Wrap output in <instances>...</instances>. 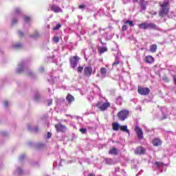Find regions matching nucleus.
Returning <instances> with one entry per match:
<instances>
[{"label":"nucleus","mask_w":176,"mask_h":176,"mask_svg":"<svg viewBox=\"0 0 176 176\" xmlns=\"http://www.w3.org/2000/svg\"><path fill=\"white\" fill-rule=\"evenodd\" d=\"M160 6V9L158 13V16L160 17H164V16H167L168 14V12H170V1L169 0H164L163 1H160L159 3Z\"/></svg>","instance_id":"nucleus-1"},{"label":"nucleus","mask_w":176,"mask_h":176,"mask_svg":"<svg viewBox=\"0 0 176 176\" xmlns=\"http://www.w3.org/2000/svg\"><path fill=\"white\" fill-rule=\"evenodd\" d=\"M21 16V9L16 8L12 14V19L11 21L12 25H14L19 23V19Z\"/></svg>","instance_id":"nucleus-2"},{"label":"nucleus","mask_w":176,"mask_h":176,"mask_svg":"<svg viewBox=\"0 0 176 176\" xmlns=\"http://www.w3.org/2000/svg\"><path fill=\"white\" fill-rule=\"evenodd\" d=\"M96 107L100 109L102 112L104 111H107L108 108L111 107V103L109 102H102V101H99L96 103Z\"/></svg>","instance_id":"nucleus-3"},{"label":"nucleus","mask_w":176,"mask_h":176,"mask_svg":"<svg viewBox=\"0 0 176 176\" xmlns=\"http://www.w3.org/2000/svg\"><path fill=\"white\" fill-rule=\"evenodd\" d=\"M130 112L129 110L126 109H123L121 110L120 112L118 113L117 116L119 119V120H121L122 122L126 120L127 118H129Z\"/></svg>","instance_id":"nucleus-4"},{"label":"nucleus","mask_w":176,"mask_h":176,"mask_svg":"<svg viewBox=\"0 0 176 176\" xmlns=\"http://www.w3.org/2000/svg\"><path fill=\"white\" fill-rule=\"evenodd\" d=\"M79 60H80V58L78 56H71L69 58L70 67L72 68H76V67H78Z\"/></svg>","instance_id":"nucleus-5"},{"label":"nucleus","mask_w":176,"mask_h":176,"mask_svg":"<svg viewBox=\"0 0 176 176\" xmlns=\"http://www.w3.org/2000/svg\"><path fill=\"white\" fill-rule=\"evenodd\" d=\"M138 93H139L140 96H148V94L151 93V89L148 87H138Z\"/></svg>","instance_id":"nucleus-6"},{"label":"nucleus","mask_w":176,"mask_h":176,"mask_svg":"<svg viewBox=\"0 0 176 176\" xmlns=\"http://www.w3.org/2000/svg\"><path fill=\"white\" fill-rule=\"evenodd\" d=\"M54 127L57 133H65V131H67V126L65 125H63L61 122L55 124Z\"/></svg>","instance_id":"nucleus-7"},{"label":"nucleus","mask_w":176,"mask_h":176,"mask_svg":"<svg viewBox=\"0 0 176 176\" xmlns=\"http://www.w3.org/2000/svg\"><path fill=\"white\" fill-rule=\"evenodd\" d=\"M138 140L144 139V131H142V129H141L139 126H136L134 129Z\"/></svg>","instance_id":"nucleus-8"},{"label":"nucleus","mask_w":176,"mask_h":176,"mask_svg":"<svg viewBox=\"0 0 176 176\" xmlns=\"http://www.w3.org/2000/svg\"><path fill=\"white\" fill-rule=\"evenodd\" d=\"M50 10H52V12H54V13H63V9H61L60 6L56 4L50 5Z\"/></svg>","instance_id":"nucleus-9"},{"label":"nucleus","mask_w":176,"mask_h":176,"mask_svg":"<svg viewBox=\"0 0 176 176\" xmlns=\"http://www.w3.org/2000/svg\"><path fill=\"white\" fill-rule=\"evenodd\" d=\"M84 74L85 76H91V75H93V67L90 66L85 67Z\"/></svg>","instance_id":"nucleus-10"},{"label":"nucleus","mask_w":176,"mask_h":176,"mask_svg":"<svg viewBox=\"0 0 176 176\" xmlns=\"http://www.w3.org/2000/svg\"><path fill=\"white\" fill-rule=\"evenodd\" d=\"M15 73L18 75L23 73V61L18 63L16 68L15 69Z\"/></svg>","instance_id":"nucleus-11"},{"label":"nucleus","mask_w":176,"mask_h":176,"mask_svg":"<svg viewBox=\"0 0 176 176\" xmlns=\"http://www.w3.org/2000/svg\"><path fill=\"white\" fill-rule=\"evenodd\" d=\"M144 62L146 63V64H153V63H155V58L151 55H148L145 56Z\"/></svg>","instance_id":"nucleus-12"},{"label":"nucleus","mask_w":176,"mask_h":176,"mask_svg":"<svg viewBox=\"0 0 176 176\" xmlns=\"http://www.w3.org/2000/svg\"><path fill=\"white\" fill-rule=\"evenodd\" d=\"M146 152V150L145 148L142 146H139L138 147L135 151V155H144Z\"/></svg>","instance_id":"nucleus-13"},{"label":"nucleus","mask_w":176,"mask_h":176,"mask_svg":"<svg viewBox=\"0 0 176 176\" xmlns=\"http://www.w3.org/2000/svg\"><path fill=\"white\" fill-rule=\"evenodd\" d=\"M152 143L154 146H160L162 145V140L159 138H155L153 140Z\"/></svg>","instance_id":"nucleus-14"},{"label":"nucleus","mask_w":176,"mask_h":176,"mask_svg":"<svg viewBox=\"0 0 176 176\" xmlns=\"http://www.w3.org/2000/svg\"><path fill=\"white\" fill-rule=\"evenodd\" d=\"M139 5L141 6V8L142 10H146V6L148 5V1L145 0H141L139 3Z\"/></svg>","instance_id":"nucleus-15"},{"label":"nucleus","mask_w":176,"mask_h":176,"mask_svg":"<svg viewBox=\"0 0 176 176\" xmlns=\"http://www.w3.org/2000/svg\"><path fill=\"white\" fill-rule=\"evenodd\" d=\"M14 174L16 176H20L23 174V168L21 167H17L16 170L14 171Z\"/></svg>","instance_id":"nucleus-16"},{"label":"nucleus","mask_w":176,"mask_h":176,"mask_svg":"<svg viewBox=\"0 0 176 176\" xmlns=\"http://www.w3.org/2000/svg\"><path fill=\"white\" fill-rule=\"evenodd\" d=\"M66 100H67V101H68L69 104H71V102H74V101H75V97H74V96L68 94L66 97Z\"/></svg>","instance_id":"nucleus-17"},{"label":"nucleus","mask_w":176,"mask_h":176,"mask_svg":"<svg viewBox=\"0 0 176 176\" xmlns=\"http://www.w3.org/2000/svg\"><path fill=\"white\" fill-rule=\"evenodd\" d=\"M147 30H157V26L155 23H147Z\"/></svg>","instance_id":"nucleus-18"},{"label":"nucleus","mask_w":176,"mask_h":176,"mask_svg":"<svg viewBox=\"0 0 176 176\" xmlns=\"http://www.w3.org/2000/svg\"><path fill=\"white\" fill-rule=\"evenodd\" d=\"M120 130L124 133H127V134H130V131L127 129V125H120Z\"/></svg>","instance_id":"nucleus-19"},{"label":"nucleus","mask_w":176,"mask_h":176,"mask_svg":"<svg viewBox=\"0 0 176 176\" xmlns=\"http://www.w3.org/2000/svg\"><path fill=\"white\" fill-rule=\"evenodd\" d=\"M112 129L114 131H119V129H120V125L118 122L112 123Z\"/></svg>","instance_id":"nucleus-20"},{"label":"nucleus","mask_w":176,"mask_h":176,"mask_svg":"<svg viewBox=\"0 0 176 176\" xmlns=\"http://www.w3.org/2000/svg\"><path fill=\"white\" fill-rule=\"evenodd\" d=\"M156 50H157V45L156 44H153L150 46L149 52L155 53Z\"/></svg>","instance_id":"nucleus-21"},{"label":"nucleus","mask_w":176,"mask_h":176,"mask_svg":"<svg viewBox=\"0 0 176 176\" xmlns=\"http://www.w3.org/2000/svg\"><path fill=\"white\" fill-rule=\"evenodd\" d=\"M140 30H147V23H142L138 25Z\"/></svg>","instance_id":"nucleus-22"},{"label":"nucleus","mask_w":176,"mask_h":176,"mask_svg":"<svg viewBox=\"0 0 176 176\" xmlns=\"http://www.w3.org/2000/svg\"><path fill=\"white\" fill-rule=\"evenodd\" d=\"M109 155H118V149L115 147L112 148L109 151Z\"/></svg>","instance_id":"nucleus-23"},{"label":"nucleus","mask_w":176,"mask_h":176,"mask_svg":"<svg viewBox=\"0 0 176 176\" xmlns=\"http://www.w3.org/2000/svg\"><path fill=\"white\" fill-rule=\"evenodd\" d=\"M98 50L100 54H102L103 53H105V52H108V48H107L106 47H102L98 48Z\"/></svg>","instance_id":"nucleus-24"},{"label":"nucleus","mask_w":176,"mask_h":176,"mask_svg":"<svg viewBox=\"0 0 176 176\" xmlns=\"http://www.w3.org/2000/svg\"><path fill=\"white\" fill-rule=\"evenodd\" d=\"M100 72L101 75H102L103 78H105V76H107V68L101 67Z\"/></svg>","instance_id":"nucleus-25"},{"label":"nucleus","mask_w":176,"mask_h":176,"mask_svg":"<svg viewBox=\"0 0 176 176\" xmlns=\"http://www.w3.org/2000/svg\"><path fill=\"white\" fill-rule=\"evenodd\" d=\"M21 43H16L12 45V49H20L21 47Z\"/></svg>","instance_id":"nucleus-26"},{"label":"nucleus","mask_w":176,"mask_h":176,"mask_svg":"<svg viewBox=\"0 0 176 176\" xmlns=\"http://www.w3.org/2000/svg\"><path fill=\"white\" fill-rule=\"evenodd\" d=\"M31 38H39V36H41V35L39 34V32H38V30L34 31V33L33 34L30 35Z\"/></svg>","instance_id":"nucleus-27"},{"label":"nucleus","mask_w":176,"mask_h":176,"mask_svg":"<svg viewBox=\"0 0 176 176\" xmlns=\"http://www.w3.org/2000/svg\"><path fill=\"white\" fill-rule=\"evenodd\" d=\"M124 24H129V27H134V21L127 20L124 22Z\"/></svg>","instance_id":"nucleus-28"},{"label":"nucleus","mask_w":176,"mask_h":176,"mask_svg":"<svg viewBox=\"0 0 176 176\" xmlns=\"http://www.w3.org/2000/svg\"><path fill=\"white\" fill-rule=\"evenodd\" d=\"M119 64H120V60H119V59H118V58H116L114 63L112 64V66L116 67V66L119 65Z\"/></svg>","instance_id":"nucleus-29"},{"label":"nucleus","mask_w":176,"mask_h":176,"mask_svg":"<svg viewBox=\"0 0 176 176\" xmlns=\"http://www.w3.org/2000/svg\"><path fill=\"white\" fill-rule=\"evenodd\" d=\"M61 28V24L58 23L55 27L53 28L54 31H57Z\"/></svg>","instance_id":"nucleus-30"},{"label":"nucleus","mask_w":176,"mask_h":176,"mask_svg":"<svg viewBox=\"0 0 176 176\" xmlns=\"http://www.w3.org/2000/svg\"><path fill=\"white\" fill-rule=\"evenodd\" d=\"M24 21H25V23H30V21H31V17L28 16H25Z\"/></svg>","instance_id":"nucleus-31"},{"label":"nucleus","mask_w":176,"mask_h":176,"mask_svg":"<svg viewBox=\"0 0 176 176\" xmlns=\"http://www.w3.org/2000/svg\"><path fill=\"white\" fill-rule=\"evenodd\" d=\"M155 166H157V167H163L164 164L163 162H155Z\"/></svg>","instance_id":"nucleus-32"},{"label":"nucleus","mask_w":176,"mask_h":176,"mask_svg":"<svg viewBox=\"0 0 176 176\" xmlns=\"http://www.w3.org/2000/svg\"><path fill=\"white\" fill-rule=\"evenodd\" d=\"M53 40H54V42H55V43H58V42H60V37L54 36Z\"/></svg>","instance_id":"nucleus-33"},{"label":"nucleus","mask_w":176,"mask_h":176,"mask_svg":"<svg viewBox=\"0 0 176 176\" xmlns=\"http://www.w3.org/2000/svg\"><path fill=\"white\" fill-rule=\"evenodd\" d=\"M41 98V94H36L34 96V100H36V101L39 100Z\"/></svg>","instance_id":"nucleus-34"},{"label":"nucleus","mask_w":176,"mask_h":176,"mask_svg":"<svg viewBox=\"0 0 176 176\" xmlns=\"http://www.w3.org/2000/svg\"><path fill=\"white\" fill-rule=\"evenodd\" d=\"M80 131L82 133V134H85V133L87 131V129H86V128H82L80 129Z\"/></svg>","instance_id":"nucleus-35"},{"label":"nucleus","mask_w":176,"mask_h":176,"mask_svg":"<svg viewBox=\"0 0 176 176\" xmlns=\"http://www.w3.org/2000/svg\"><path fill=\"white\" fill-rule=\"evenodd\" d=\"M121 29H122V31H126L129 29V27H127L126 25H124L122 26Z\"/></svg>","instance_id":"nucleus-36"},{"label":"nucleus","mask_w":176,"mask_h":176,"mask_svg":"<svg viewBox=\"0 0 176 176\" xmlns=\"http://www.w3.org/2000/svg\"><path fill=\"white\" fill-rule=\"evenodd\" d=\"M82 71H83V67L79 66V67L77 68V72H80V73H82Z\"/></svg>","instance_id":"nucleus-37"},{"label":"nucleus","mask_w":176,"mask_h":176,"mask_svg":"<svg viewBox=\"0 0 176 176\" xmlns=\"http://www.w3.org/2000/svg\"><path fill=\"white\" fill-rule=\"evenodd\" d=\"M8 105L9 102L8 101L6 100L3 102V106L5 107V108H8Z\"/></svg>","instance_id":"nucleus-38"},{"label":"nucleus","mask_w":176,"mask_h":176,"mask_svg":"<svg viewBox=\"0 0 176 176\" xmlns=\"http://www.w3.org/2000/svg\"><path fill=\"white\" fill-rule=\"evenodd\" d=\"M85 8H86V5L85 4H81L78 6V9H85Z\"/></svg>","instance_id":"nucleus-39"},{"label":"nucleus","mask_w":176,"mask_h":176,"mask_svg":"<svg viewBox=\"0 0 176 176\" xmlns=\"http://www.w3.org/2000/svg\"><path fill=\"white\" fill-rule=\"evenodd\" d=\"M52 104H53V100H52V99L48 100H47V105L50 106V105H52Z\"/></svg>","instance_id":"nucleus-40"},{"label":"nucleus","mask_w":176,"mask_h":176,"mask_svg":"<svg viewBox=\"0 0 176 176\" xmlns=\"http://www.w3.org/2000/svg\"><path fill=\"white\" fill-rule=\"evenodd\" d=\"M33 131H34V133H38V131H39V129L38 128V126H36L34 129Z\"/></svg>","instance_id":"nucleus-41"},{"label":"nucleus","mask_w":176,"mask_h":176,"mask_svg":"<svg viewBox=\"0 0 176 176\" xmlns=\"http://www.w3.org/2000/svg\"><path fill=\"white\" fill-rule=\"evenodd\" d=\"M18 36L21 38V36H23V32L22 31H19L18 32Z\"/></svg>","instance_id":"nucleus-42"},{"label":"nucleus","mask_w":176,"mask_h":176,"mask_svg":"<svg viewBox=\"0 0 176 176\" xmlns=\"http://www.w3.org/2000/svg\"><path fill=\"white\" fill-rule=\"evenodd\" d=\"M28 75L29 76H34V73H33L32 72H29L28 73Z\"/></svg>","instance_id":"nucleus-43"},{"label":"nucleus","mask_w":176,"mask_h":176,"mask_svg":"<svg viewBox=\"0 0 176 176\" xmlns=\"http://www.w3.org/2000/svg\"><path fill=\"white\" fill-rule=\"evenodd\" d=\"M47 138H52V133L47 132Z\"/></svg>","instance_id":"nucleus-44"},{"label":"nucleus","mask_w":176,"mask_h":176,"mask_svg":"<svg viewBox=\"0 0 176 176\" xmlns=\"http://www.w3.org/2000/svg\"><path fill=\"white\" fill-rule=\"evenodd\" d=\"M1 135H3V137H5V136L8 135V133H6V132H2V133H1Z\"/></svg>","instance_id":"nucleus-45"},{"label":"nucleus","mask_w":176,"mask_h":176,"mask_svg":"<svg viewBox=\"0 0 176 176\" xmlns=\"http://www.w3.org/2000/svg\"><path fill=\"white\" fill-rule=\"evenodd\" d=\"M88 176H96V175L94 173H89Z\"/></svg>","instance_id":"nucleus-46"},{"label":"nucleus","mask_w":176,"mask_h":176,"mask_svg":"<svg viewBox=\"0 0 176 176\" xmlns=\"http://www.w3.org/2000/svg\"><path fill=\"white\" fill-rule=\"evenodd\" d=\"M109 162H112V159H109L107 161V163H108V164H109Z\"/></svg>","instance_id":"nucleus-47"},{"label":"nucleus","mask_w":176,"mask_h":176,"mask_svg":"<svg viewBox=\"0 0 176 176\" xmlns=\"http://www.w3.org/2000/svg\"><path fill=\"white\" fill-rule=\"evenodd\" d=\"M19 160H23V156L22 155L20 156Z\"/></svg>","instance_id":"nucleus-48"},{"label":"nucleus","mask_w":176,"mask_h":176,"mask_svg":"<svg viewBox=\"0 0 176 176\" xmlns=\"http://www.w3.org/2000/svg\"><path fill=\"white\" fill-rule=\"evenodd\" d=\"M133 3H137V2H138V0H133Z\"/></svg>","instance_id":"nucleus-49"}]
</instances>
